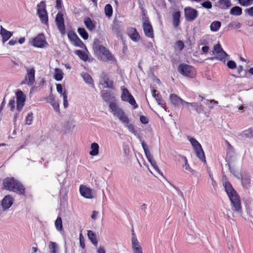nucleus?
I'll list each match as a JSON object with an SVG mask.
<instances>
[{"label": "nucleus", "mask_w": 253, "mask_h": 253, "mask_svg": "<svg viewBox=\"0 0 253 253\" xmlns=\"http://www.w3.org/2000/svg\"><path fill=\"white\" fill-rule=\"evenodd\" d=\"M224 187L231 203V209L233 211L232 217H241L242 210L240 197L229 182H226Z\"/></svg>", "instance_id": "nucleus-1"}, {"label": "nucleus", "mask_w": 253, "mask_h": 253, "mask_svg": "<svg viewBox=\"0 0 253 253\" xmlns=\"http://www.w3.org/2000/svg\"><path fill=\"white\" fill-rule=\"evenodd\" d=\"M3 185L4 188L8 191H13L21 195L25 192L23 186L14 178H6L3 179Z\"/></svg>", "instance_id": "nucleus-2"}, {"label": "nucleus", "mask_w": 253, "mask_h": 253, "mask_svg": "<svg viewBox=\"0 0 253 253\" xmlns=\"http://www.w3.org/2000/svg\"><path fill=\"white\" fill-rule=\"evenodd\" d=\"M109 108L114 115L116 116L123 124H125L126 123H128L129 119L123 110L119 107L116 103L111 102L109 104Z\"/></svg>", "instance_id": "nucleus-3"}, {"label": "nucleus", "mask_w": 253, "mask_h": 253, "mask_svg": "<svg viewBox=\"0 0 253 253\" xmlns=\"http://www.w3.org/2000/svg\"><path fill=\"white\" fill-rule=\"evenodd\" d=\"M109 108L114 115L116 116L123 124H125L126 123H128L129 119L123 110L119 107L116 103L111 102L109 104Z\"/></svg>", "instance_id": "nucleus-4"}, {"label": "nucleus", "mask_w": 253, "mask_h": 253, "mask_svg": "<svg viewBox=\"0 0 253 253\" xmlns=\"http://www.w3.org/2000/svg\"><path fill=\"white\" fill-rule=\"evenodd\" d=\"M95 54L103 61H107L113 59L114 56L109 50L102 45H96L94 47Z\"/></svg>", "instance_id": "nucleus-5"}, {"label": "nucleus", "mask_w": 253, "mask_h": 253, "mask_svg": "<svg viewBox=\"0 0 253 253\" xmlns=\"http://www.w3.org/2000/svg\"><path fill=\"white\" fill-rule=\"evenodd\" d=\"M178 70L183 76L193 78L196 75L195 69L191 65L186 64H181L178 66Z\"/></svg>", "instance_id": "nucleus-6"}, {"label": "nucleus", "mask_w": 253, "mask_h": 253, "mask_svg": "<svg viewBox=\"0 0 253 253\" xmlns=\"http://www.w3.org/2000/svg\"><path fill=\"white\" fill-rule=\"evenodd\" d=\"M37 13L41 22L44 24L48 23V16L45 9V4L44 1L41 2L37 6Z\"/></svg>", "instance_id": "nucleus-7"}, {"label": "nucleus", "mask_w": 253, "mask_h": 253, "mask_svg": "<svg viewBox=\"0 0 253 253\" xmlns=\"http://www.w3.org/2000/svg\"><path fill=\"white\" fill-rule=\"evenodd\" d=\"M26 74L25 76L23 83L29 86H32L35 82V70L34 67L26 68Z\"/></svg>", "instance_id": "nucleus-8"}, {"label": "nucleus", "mask_w": 253, "mask_h": 253, "mask_svg": "<svg viewBox=\"0 0 253 253\" xmlns=\"http://www.w3.org/2000/svg\"><path fill=\"white\" fill-rule=\"evenodd\" d=\"M121 89L122 90L121 95L122 100L129 102L131 105H135L134 108H136L137 106L136 105L135 100L128 90L125 86L121 87Z\"/></svg>", "instance_id": "nucleus-9"}, {"label": "nucleus", "mask_w": 253, "mask_h": 253, "mask_svg": "<svg viewBox=\"0 0 253 253\" xmlns=\"http://www.w3.org/2000/svg\"><path fill=\"white\" fill-rule=\"evenodd\" d=\"M32 44L33 46L39 48L44 47L47 44L43 34H40L37 37L34 38L32 42Z\"/></svg>", "instance_id": "nucleus-10"}, {"label": "nucleus", "mask_w": 253, "mask_h": 253, "mask_svg": "<svg viewBox=\"0 0 253 253\" xmlns=\"http://www.w3.org/2000/svg\"><path fill=\"white\" fill-rule=\"evenodd\" d=\"M26 97L22 91L19 90L16 93V109L20 112L25 104Z\"/></svg>", "instance_id": "nucleus-11"}, {"label": "nucleus", "mask_w": 253, "mask_h": 253, "mask_svg": "<svg viewBox=\"0 0 253 253\" xmlns=\"http://www.w3.org/2000/svg\"><path fill=\"white\" fill-rule=\"evenodd\" d=\"M185 18L187 21L194 20L198 16V11L191 7H187L184 9Z\"/></svg>", "instance_id": "nucleus-12"}, {"label": "nucleus", "mask_w": 253, "mask_h": 253, "mask_svg": "<svg viewBox=\"0 0 253 253\" xmlns=\"http://www.w3.org/2000/svg\"><path fill=\"white\" fill-rule=\"evenodd\" d=\"M55 21L60 33L62 34H64L65 33V28L64 23L63 14L61 12H59L56 15Z\"/></svg>", "instance_id": "nucleus-13"}, {"label": "nucleus", "mask_w": 253, "mask_h": 253, "mask_svg": "<svg viewBox=\"0 0 253 253\" xmlns=\"http://www.w3.org/2000/svg\"><path fill=\"white\" fill-rule=\"evenodd\" d=\"M142 27L145 36L150 38H153V30L150 21L148 20H145L143 23Z\"/></svg>", "instance_id": "nucleus-14"}, {"label": "nucleus", "mask_w": 253, "mask_h": 253, "mask_svg": "<svg viewBox=\"0 0 253 253\" xmlns=\"http://www.w3.org/2000/svg\"><path fill=\"white\" fill-rule=\"evenodd\" d=\"M132 236L131 237V245L134 253H142V248L138 242L136 235L132 231Z\"/></svg>", "instance_id": "nucleus-15"}, {"label": "nucleus", "mask_w": 253, "mask_h": 253, "mask_svg": "<svg viewBox=\"0 0 253 253\" xmlns=\"http://www.w3.org/2000/svg\"><path fill=\"white\" fill-rule=\"evenodd\" d=\"M13 203V199L10 195L5 196L2 200L1 205L4 211H6L9 209Z\"/></svg>", "instance_id": "nucleus-16"}, {"label": "nucleus", "mask_w": 253, "mask_h": 253, "mask_svg": "<svg viewBox=\"0 0 253 253\" xmlns=\"http://www.w3.org/2000/svg\"><path fill=\"white\" fill-rule=\"evenodd\" d=\"M80 192L81 195L85 198L92 199L93 198L92 190L85 185H81L80 186Z\"/></svg>", "instance_id": "nucleus-17"}, {"label": "nucleus", "mask_w": 253, "mask_h": 253, "mask_svg": "<svg viewBox=\"0 0 253 253\" xmlns=\"http://www.w3.org/2000/svg\"><path fill=\"white\" fill-rule=\"evenodd\" d=\"M68 38L74 45L77 46L82 47L83 45V42L79 38L75 33L69 32L68 34Z\"/></svg>", "instance_id": "nucleus-18"}, {"label": "nucleus", "mask_w": 253, "mask_h": 253, "mask_svg": "<svg viewBox=\"0 0 253 253\" xmlns=\"http://www.w3.org/2000/svg\"><path fill=\"white\" fill-rule=\"evenodd\" d=\"M169 99L171 104L177 107H179L183 104L185 105V102H186L175 94H171Z\"/></svg>", "instance_id": "nucleus-19"}, {"label": "nucleus", "mask_w": 253, "mask_h": 253, "mask_svg": "<svg viewBox=\"0 0 253 253\" xmlns=\"http://www.w3.org/2000/svg\"><path fill=\"white\" fill-rule=\"evenodd\" d=\"M215 5L221 9H227L232 6L230 0H218Z\"/></svg>", "instance_id": "nucleus-20"}, {"label": "nucleus", "mask_w": 253, "mask_h": 253, "mask_svg": "<svg viewBox=\"0 0 253 253\" xmlns=\"http://www.w3.org/2000/svg\"><path fill=\"white\" fill-rule=\"evenodd\" d=\"M57 92L62 94L63 98V105L65 108L68 107V102L67 100V95L65 91L62 92V86L61 84H57L56 85Z\"/></svg>", "instance_id": "nucleus-21"}, {"label": "nucleus", "mask_w": 253, "mask_h": 253, "mask_svg": "<svg viewBox=\"0 0 253 253\" xmlns=\"http://www.w3.org/2000/svg\"><path fill=\"white\" fill-rule=\"evenodd\" d=\"M0 34L2 37L3 43L6 42L12 36V33L6 30L1 26H0Z\"/></svg>", "instance_id": "nucleus-22"}, {"label": "nucleus", "mask_w": 253, "mask_h": 253, "mask_svg": "<svg viewBox=\"0 0 253 253\" xmlns=\"http://www.w3.org/2000/svg\"><path fill=\"white\" fill-rule=\"evenodd\" d=\"M185 105L188 110H190V107H193L199 113L203 111L202 105L200 103H198L197 102L189 103L186 102H185Z\"/></svg>", "instance_id": "nucleus-23"}, {"label": "nucleus", "mask_w": 253, "mask_h": 253, "mask_svg": "<svg viewBox=\"0 0 253 253\" xmlns=\"http://www.w3.org/2000/svg\"><path fill=\"white\" fill-rule=\"evenodd\" d=\"M128 35L130 38L134 42H137L140 39V36L136 30L133 28H130L128 30Z\"/></svg>", "instance_id": "nucleus-24"}, {"label": "nucleus", "mask_w": 253, "mask_h": 253, "mask_svg": "<svg viewBox=\"0 0 253 253\" xmlns=\"http://www.w3.org/2000/svg\"><path fill=\"white\" fill-rule=\"evenodd\" d=\"M100 84H105L107 88H112L113 87V82L106 75L102 78Z\"/></svg>", "instance_id": "nucleus-25"}, {"label": "nucleus", "mask_w": 253, "mask_h": 253, "mask_svg": "<svg viewBox=\"0 0 253 253\" xmlns=\"http://www.w3.org/2000/svg\"><path fill=\"white\" fill-rule=\"evenodd\" d=\"M101 94L102 98L106 102L110 101L114 98L113 94L108 90H102L101 92Z\"/></svg>", "instance_id": "nucleus-26"}, {"label": "nucleus", "mask_w": 253, "mask_h": 253, "mask_svg": "<svg viewBox=\"0 0 253 253\" xmlns=\"http://www.w3.org/2000/svg\"><path fill=\"white\" fill-rule=\"evenodd\" d=\"M180 13L179 11H174L172 13V24L174 27H177L179 23Z\"/></svg>", "instance_id": "nucleus-27"}, {"label": "nucleus", "mask_w": 253, "mask_h": 253, "mask_svg": "<svg viewBox=\"0 0 253 253\" xmlns=\"http://www.w3.org/2000/svg\"><path fill=\"white\" fill-rule=\"evenodd\" d=\"M242 183L244 187L248 188L251 184L250 176L247 174H243L242 175Z\"/></svg>", "instance_id": "nucleus-28"}, {"label": "nucleus", "mask_w": 253, "mask_h": 253, "mask_svg": "<svg viewBox=\"0 0 253 253\" xmlns=\"http://www.w3.org/2000/svg\"><path fill=\"white\" fill-rule=\"evenodd\" d=\"M84 23L88 30L92 31L95 29V23L89 17H85L84 19Z\"/></svg>", "instance_id": "nucleus-29"}, {"label": "nucleus", "mask_w": 253, "mask_h": 253, "mask_svg": "<svg viewBox=\"0 0 253 253\" xmlns=\"http://www.w3.org/2000/svg\"><path fill=\"white\" fill-rule=\"evenodd\" d=\"M156 90H153L152 91V95L155 98L156 100L158 102V104L161 105L163 108L166 107V103L163 100V98L160 95L159 93L156 94Z\"/></svg>", "instance_id": "nucleus-30"}, {"label": "nucleus", "mask_w": 253, "mask_h": 253, "mask_svg": "<svg viewBox=\"0 0 253 253\" xmlns=\"http://www.w3.org/2000/svg\"><path fill=\"white\" fill-rule=\"evenodd\" d=\"M194 150L195 151L196 156L199 158V159L201 161L206 162L205 154L202 147H200V148H197Z\"/></svg>", "instance_id": "nucleus-31"}, {"label": "nucleus", "mask_w": 253, "mask_h": 253, "mask_svg": "<svg viewBox=\"0 0 253 253\" xmlns=\"http://www.w3.org/2000/svg\"><path fill=\"white\" fill-rule=\"evenodd\" d=\"M99 145L97 143L94 142L91 144L90 148L91 150L89 152V155L95 156L99 153Z\"/></svg>", "instance_id": "nucleus-32"}, {"label": "nucleus", "mask_w": 253, "mask_h": 253, "mask_svg": "<svg viewBox=\"0 0 253 253\" xmlns=\"http://www.w3.org/2000/svg\"><path fill=\"white\" fill-rule=\"evenodd\" d=\"M87 236L92 243L96 246L97 245L98 241L96 238V236L94 233V232L91 230H88L87 231Z\"/></svg>", "instance_id": "nucleus-33"}, {"label": "nucleus", "mask_w": 253, "mask_h": 253, "mask_svg": "<svg viewBox=\"0 0 253 253\" xmlns=\"http://www.w3.org/2000/svg\"><path fill=\"white\" fill-rule=\"evenodd\" d=\"M48 248L50 253H58V246L55 242L50 241L49 242Z\"/></svg>", "instance_id": "nucleus-34"}, {"label": "nucleus", "mask_w": 253, "mask_h": 253, "mask_svg": "<svg viewBox=\"0 0 253 253\" xmlns=\"http://www.w3.org/2000/svg\"><path fill=\"white\" fill-rule=\"evenodd\" d=\"M230 13L232 15L239 16L242 13V9L239 6H234L230 9Z\"/></svg>", "instance_id": "nucleus-35"}, {"label": "nucleus", "mask_w": 253, "mask_h": 253, "mask_svg": "<svg viewBox=\"0 0 253 253\" xmlns=\"http://www.w3.org/2000/svg\"><path fill=\"white\" fill-rule=\"evenodd\" d=\"M221 27V23L218 21L212 22L210 25V29L212 32L217 31Z\"/></svg>", "instance_id": "nucleus-36"}, {"label": "nucleus", "mask_w": 253, "mask_h": 253, "mask_svg": "<svg viewBox=\"0 0 253 253\" xmlns=\"http://www.w3.org/2000/svg\"><path fill=\"white\" fill-rule=\"evenodd\" d=\"M55 226L57 230L62 231L63 230V225L62 219L60 217H57L55 221Z\"/></svg>", "instance_id": "nucleus-37"}, {"label": "nucleus", "mask_w": 253, "mask_h": 253, "mask_svg": "<svg viewBox=\"0 0 253 253\" xmlns=\"http://www.w3.org/2000/svg\"><path fill=\"white\" fill-rule=\"evenodd\" d=\"M77 54L82 60L86 61L88 60V56L87 54L83 51L81 50H77L75 51Z\"/></svg>", "instance_id": "nucleus-38"}, {"label": "nucleus", "mask_w": 253, "mask_h": 253, "mask_svg": "<svg viewBox=\"0 0 253 253\" xmlns=\"http://www.w3.org/2000/svg\"><path fill=\"white\" fill-rule=\"evenodd\" d=\"M63 72L58 68L55 69L54 79L58 81H61L63 78Z\"/></svg>", "instance_id": "nucleus-39"}, {"label": "nucleus", "mask_w": 253, "mask_h": 253, "mask_svg": "<svg viewBox=\"0 0 253 253\" xmlns=\"http://www.w3.org/2000/svg\"><path fill=\"white\" fill-rule=\"evenodd\" d=\"M104 11L106 16L108 18L111 17L113 12L112 6L110 4H106L104 8Z\"/></svg>", "instance_id": "nucleus-40"}, {"label": "nucleus", "mask_w": 253, "mask_h": 253, "mask_svg": "<svg viewBox=\"0 0 253 253\" xmlns=\"http://www.w3.org/2000/svg\"><path fill=\"white\" fill-rule=\"evenodd\" d=\"M82 77L84 81L88 84H91L93 83V80L91 77L87 73H82Z\"/></svg>", "instance_id": "nucleus-41"}, {"label": "nucleus", "mask_w": 253, "mask_h": 253, "mask_svg": "<svg viewBox=\"0 0 253 253\" xmlns=\"http://www.w3.org/2000/svg\"><path fill=\"white\" fill-rule=\"evenodd\" d=\"M216 58L221 61H223V62L225 61V58L228 55L224 51L222 52L221 51L218 53H216Z\"/></svg>", "instance_id": "nucleus-42"}, {"label": "nucleus", "mask_w": 253, "mask_h": 253, "mask_svg": "<svg viewBox=\"0 0 253 253\" xmlns=\"http://www.w3.org/2000/svg\"><path fill=\"white\" fill-rule=\"evenodd\" d=\"M125 125L130 132L135 135H137V132L134 130V125L132 124L129 123V120L128 121V123H126Z\"/></svg>", "instance_id": "nucleus-43"}, {"label": "nucleus", "mask_w": 253, "mask_h": 253, "mask_svg": "<svg viewBox=\"0 0 253 253\" xmlns=\"http://www.w3.org/2000/svg\"><path fill=\"white\" fill-rule=\"evenodd\" d=\"M78 32L80 36L84 39L86 40L88 37V34L87 33L85 30L84 28H79L78 29Z\"/></svg>", "instance_id": "nucleus-44"}, {"label": "nucleus", "mask_w": 253, "mask_h": 253, "mask_svg": "<svg viewBox=\"0 0 253 253\" xmlns=\"http://www.w3.org/2000/svg\"><path fill=\"white\" fill-rule=\"evenodd\" d=\"M189 140L194 147V149L202 147L199 142L195 138L191 137L189 139Z\"/></svg>", "instance_id": "nucleus-45"}, {"label": "nucleus", "mask_w": 253, "mask_h": 253, "mask_svg": "<svg viewBox=\"0 0 253 253\" xmlns=\"http://www.w3.org/2000/svg\"><path fill=\"white\" fill-rule=\"evenodd\" d=\"M49 103L56 112H59V105L54 99L50 98Z\"/></svg>", "instance_id": "nucleus-46"}, {"label": "nucleus", "mask_w": 253, "mask_h": 253, "mask_svg": "<svg viewBox=\"0 0 253 253\" xmlns=\"http://www.w3.org/2000/svg\"><path fill=\"white\" fill-rule=\"evenodd\" d=\"M239 4L243 6H248L253 4V0H238Z\"/></svg>", "instance_id": "nucleus-47"}, {"label": "nucleus", "mask_w": 253, "mask_h": 253, "mask_svg": "<svg viewBox=\"0 0 253 253\" xmlns=\"http://www.w3.org/2000/svg\"><path fill=\"white\" fill-rule=\"evenodd\" d=\"M141 144H142V148L144 150V151L145 152V155L146 156V158L150 157V156H152L150 152H149V151L148 150L147 145L144 141L142 142Z\"/></svg>", "instance_id": "nucleus-48"}, {"label": "nucleus", "mask_w": 253, "mask_h": 253, "mask_svg": "<svg viewBox=\"0 0 253 253\" xmlns=\"http://www.w3.org/2000/svg\"><path fill=\"white\" fill-rule=\"evenodd\" d=\"M141 144H142V148L144 150V151L145 152V155L146 156V158L150 157V156H152L150 152H149V151L148 150L147 145L144 141L142 142Z\"/></svg>", "instance_id": "nucleus-49"}, {"label": "nucleus", "mask_w": 253, "mask_h": 253, "mask_svg": "<svg viewBox=\"0 0 253 253\" xmlns=\"http://www.w3.org/2000/svg\"><path fill=\"white\" fill-rule=\"evenodd\" d=\"M228 27L232 29H239L241 28V24L237 21H234L228 25Z\"/></svg>", "instance_id": "nucleus-50"}, {"label": "nucleus", "mask_w": 253, "mask_h": 253, "mask_svg": "<svg viewBox=\"0 0 253 253\" xmlns=\"http://www.w3.org/2000/svg\"><path fill=\"white\" fill-rule=\"evenodd\" d=\"M33 120V114L29 113L26 117V124L30 125L32 124Z\"/></svg>", "instance_id": "nucleus-51"}, {"label": "nucleus", "mask_w": 253, "mask_h": 253, "mask_svg": "<svg viewBox=\"0 0 253 253\" xmlns=\"http://www.w3.org/2000/svg\"><path fill=\"white\" fill-rule=\"evenodd\" d=\"M205 1L201 3V5L206 8V9H211L212 7V4L211 2L209 0H204Z\"/></svg>", "instance_id": "nucleus-52"}, {"label": "nucleus", "mask_w": 253, "mask_h": 253, "mask_svg": "<svg viewBox=\"0 0 253 253\" xmlns=\"http://www.w3.org/2000/svg\"><path fill=\"white\" fill-rule=\"evenodd\" d=\"M184 162H185V164L183 166V168L186 170H188V171H189L190 172H194V170L189 166V164L188 163V161H187V160L186 158V157H184Z\"/></svg>", "instance_id": "nucleus-53"}, {"label": "nucleus", "mask_w": 253, "mask_h": 253, "mask_svg": "<svg viewBox=\"0 0 253 253\" xmlns=\"http://www.w3.org/2000/svg\"><path fill=\"white\" fill-rule=\"evenodd\" d=\"M15 101L14 98L11 99L8 104V106L10 107L11 111H13L15 109Z\"/></svg>", "instance_id": "nucleus-54"}, {"label": "nucleus", "mask_w": 253, "mask_h": 253, "mask_svg": "<svg viewBox=\"0 0 253 253\" xmlns=\"http://www.w3.org/2000/svg\"><path fill=\"white\" fill-rule=\"evenodd\" d=\"M79 239H80V244L81 247H82V249H84V248H85L84 240V238L83 235V234L82 233H81L80 234Z\"/></svg>", "instance_id": "nucleus-55"}, {"label": "nucleus", "mask_w": 253, "mask_h": 253, "mask_svg": "<svg viewBox=\"0 0 253 253\" xmlns=\"http://www.w3.org/2000/svg\"><path fill=\"white\" fill-rule=\"evenodd\" d=\"M176 45L177 48L181 51L184 47V42L181 41H178L176 42Z\"/></svg>", "instance_id": "nucleus-56"}, {"label": "nucleus", "mask_w": 253, "mask_h": 253, "mask_svg": "<svg viewBox=\"0 0 253 253\" xmlns=\"http://www.w3.org/2000/svg\"><path fill=\"white\" fill-rule=\"evenodd\" d=\"M214 50L215 53H218L221 51L222 52L224 51L219 44H216L214 46Z\"/></svg>", "instance_id": "nucleus-57"}, {"label": "nucleus", "mask_w": 253, "mask_h": 253, "mask_svg": "<svg viewBox=\"0 0 253 253\" xmlns=\"http://www.w3.org/2000/svg\"><path fill=\"white\" fill-rule=\"evenodd\" d=\"M227 65L229 68L231 69H235L236 67V63L232 60L229 61L227 62Z\"/></svg>", "instance_id": "nucleus-58"}, {"label": "nucleus", "mask_w": 253, "mask_h": 253, "mask_svg": "<svg viewBox=\"0 0 253 253\" xmlns=\"http://www.w3.org/2000/svg\"><path fill=\"white\" fill-rule=\"evenodd\" d=\"M151 165L153 166V167L161 175H163V173L161 172L155 160L152 161L150 162Z\"/></svg>", "instance_id": "nucleus-59"}, {"label": "nucleus", "mask_w": 253, "mask_h": 253, "mask_svg": "<svg viewBox=\"0 0 253 253\" xmlns=\"http://www.w3.org/2000/svg\"><path fill=\"white\" fill-rule=\"evenodd\" d=\"M151 165L153 166V167L161 175H163V173L161 172L155 160L152 161L150 162Z\"/></svg>", "instance_id": "nucleus-60"}, {"label": "nucleus", "mask_w": 253, "mask_h": 253, "mask_svg": "<svg viewBox=\"0 0 253 253\" xmlns=\"http://www.w3.org/2000/svg\"><path fill=\"white\" fill-rule=\"evenodd\" d=\"M245 135L247 137H253V130L252 128H249L245 131Z\"/></svg>", "instance_id": "nucleus-61"}, {"label": "nucleus", "mask_w": 253, "mask_h": 253, "mask_svg": "<svg viewBox=\"0 0 253 253\" xmlns=\"http://www.w3.org/2000/svg\"><path fill=\"white\" fill-rule=\"evenodd\" d=\"M140 121L141 123L143 124H147L148 123V118L144 116H140Z\"/></svg>", "instance_id": "nucleus-62"}, {"label": "nucleus", "mask_w": 253, "mask_h": 253, "mask_svg": "<svg viewBox=\"0 0 253 253\" xmlns=\"http://www.w3.org/2000/svg\"><path fill=\"white\" fill-rule=\"evenodd\" d=\"M245 12H246L250 16L253 17V6L246 9L245 10Z\"/></svg>", "instance_id": "nucleus-63"}, {"label": "nucleus", "mask_w": 253, "mask_h": 253, "mask_svg": "<svg viewBox=\"0 0 253 253\" xmlns=\"http://www.w3.org/2000/svg\"><path fill=\"white\" fill-rule=\"evenodd\" d=\"M62 0H56V7L57 9H61L62 8Z\"/></svg>", "instance_id": "nucleus-64"}]
</instances>
